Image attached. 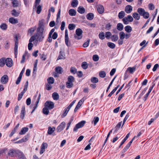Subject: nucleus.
Listing matches in <instances>:
<instances>
[{
	"instance_id": "5701e85b",
	"label": "nucleus",
	"mask_w": 159,
	"mask_h": 159,
	"mask_svg": "<svg viewBox=\"0 0 159 159\" xmlns=\"http://www.w3.org/2000/svg\"><path fill=\"white\" fill-rule=\"evenodd\" d=\"M93 14L92 13H90L86 15V18L87 19L89 20H92L94 18Z\"/></svg>"
},
{
	"instance_id": "20e7f679",
	"label": "nucleus",
	"mask_w": 159,
	"mask_h": 159,
	"mask_svg": "<svg viewBox=\"0 0 159 159\" xmlns=\"http://www.w3.org/2000/svg\"><path fill=\"white\" fill-rule=\"evenodd\" d=\"M44 107H47L50 110L54 107V104L52 102L47 101L44 103Z\"/></svg>"
},
{
	"instance_id": "9b49d317",
	"label": "nucleus",
	"mask_w": 159,
	"mask_h": 159,
	"mask_svg": "<svg viewBox=\"0 0 159 159\" xmlns=\"http://www.w3.org/2000/svg\"><path fill=\"white\" fill-rule=\"evenodd\" d=\"M8 80V77L7 75H4L3 76L1 79V82L3 84H6L7 83Z\"/></svg>"
},
{
	"instance_id": "09e8293b",
	"label": "nucleus",
	"mask_w": 159,
	"mask_h": 159,
	"mask_svg": "<svg viewBox=\"0 0 159 159\" xmlns=\"http://www.w3.org/2000/svg\"><path fill=\"white\" fill-rule=\"evenodd\" d=\"M11 14L12 16L17 17L19 16V13L16 10L14 9L11 11Z\"/></svg>"
},
{
	"instance_id": "4be33fe9",
	"label": "nucleus",
	"mask_w": 159,
	"mask_h": 159,
	"mask_svg": "<svg viewBox=\"0 0 159 159\" xmlns=\"http://www.w3.org/2000/svg\"><path fill=\"white\" fill-rule=\"evenodd\" d=\"M130 133H128L125 138L122 140L119 146V148H120L121 146L125 143V142L126 141V140L128 138H129V135H130Z\"/></svg>"
},
{
	"instance_id": "ddd939ff",
	"label": "nucleus",
	"mask_w": 159,
	"mask_h": 159,
	"mask_svg": "<svg viewBox=\"0 0 159 159\" xmlns=\"http://www.w3.org/2000/svg\"><path fill=\"white\" fill-rule=\"evenodd\" d=\"M132 10V7L130 5H127L125 8V11L127 13H130Z\"/></svg>"
},
{
	"instance_id": "473e14b6",
	"label": "nucleus",
	"mask_w": 159,
	"mask_h": 159,
	"mask_svg": "<svg viewBox=\"0 0 159 159\" xmlns=\"http://www.w3.org/2000/svg\"><path fill=\"white\" fill-rule=\"evenodd\" d=\"M125 30L127 33H130L132 31V28L129 25H127L125 27Z\"/></svg>"
},
{
	"instance_id": "c03bdc74",
	"label": "nucleus",
	"mask_w": 159,
	"mask_h": 159,
	"mask_svg": "<svg viewBox=\"0 0 159 159\" xmlns=\"http://www.w3.org/2000/svg\"><path fill=\"white\" fill-rule=\"evenodd\" d=\"M99 120V118L98 117H95L93 120L92 123H93L94 125H95L97 123L98 121Z\"/></svg>"
},
{
	"instance_id": "cd10ccee",
	"label": "nucleus",
	"mask_w": 159,
	"mask_h": 159,
	"mask_svg": "<svg viewBox=\"0 0 159 159\" xmlns=\"http://www.w3.org/2000/svg\"><path fill=\"white\" fill-rule=\"evenodd\" d=\"M52 97L54 100H57L59 98V95L58 93L56 92H54L52 94Z\"/></svg>"
},
{
	"instance_id": "a18cd8bd",
	"label": "nucleus",
	"mask_w": 159,
	"mask_h": 159,
	"mask_svg": "<svg viewBox=\"0 0 159 159\" xmlns=\"http://www.w3.org/2000/svg\"><path fill=\"white\" fill-rule=\"evenodd\" d=\"M74 81L75 78L73 76L71 75L68 76L67 81L70 82V83H73Z\"/></svg>"
},
{
	"instance_id": "6e6d98bb",
	"label": "nucleus",
	"mask_w": 159,
	"mask_h": 159,
	"mask_svg": "<svg viewBox=\"0 0 159 159\" xmlns=\"http://www.w3.org/2000/svg\"><path fill=\"white\" fill-rule=\"evenodd\" d=\"M70 71L71 73L75 74L77 72V69L75 67H71L70 69Z\"/></svg>"
},
{
	"instance_id": "4468645a",
	"label": "nucleus",
	"mask_w": 159,
	"mask_h": 159,
	"mask_svg": "<svg viewBox=\"0 0 159 159\" xmlns=\"http://www.w3.org/2000/svg\"><path fill=\"white\" fill-rule=\"evenodd\" d=\"M55 128L54 127H51L49 126L48 127V134L49 135L52 134L55 131Z\"/></svg>"
},
{
	"instance_id": "0eeeda50",
	"label": "nucleus",
	"mask_w": 159,
	"mask_h": 159,
	"mask_svg": "<svg viewBox=\"0 0 159 159\" xmlns=\"http://www.w3.org/2000/svg\"><path fill=\"white\" fill-rule=\"evenodd\" d=\"M85 99L84 98H82L81 100H80L78 102L77 105H76V107H75L74 111L75 112H76L78 109L80 108V106H81L84 101Z\"/></svg>"
},
{
	"instance_id": "680f3d73",
	"label": "nucleus",
	"mask_w": 159,
	"mask_h": 159,
	"mask_svg": "<svg viewBox=\"0 0 159 159\" xmlns=\"http://www.w3.org/2000/svg\"><path fill=\"white\" fill-rule=\"evenodd\" d=\"M12 5L13 7H16L19 6V2L17 1L15 2H12Z\"/></svg>"
},
{
	"instance_id": "a878e982",
	"label": "nucleus",
	"mask_w": 159,
	"mask_h": 159,
	"mask_svg": "<svg viewBox=\"0 0 159 159\" xmlns=\"http://www.w3.org/2000/svg\"><path fill=\"white\" fill-rule=\"evenodd\" d=\"M5 57H2L0 59V67H3L5 64Z\"/></svg>"
},
{
	"instance_id": "f03ea898",
	"label": "nucleus",
	"mask_w": 159,
	"mask_h": 159,
	"mask_svg": "<svg viewBox=\"0 0 159 159\" xmlns=\"http://www.w3.org/2000/svg\"><path fill=\"white\" fill-rule=\"evenodd\" d=\"M82 30L80 28L77 29L75 31L76 34L74 36L75 38L77 40L81 39L82 38Z\"/></svg>"
},
{
	"instance_id": "a19ab883",
	"label": "nucleus",
	"mask_w": 159,
	"mask_h": 159,
	"mask_svg": "<svg viewBox=\"0 0 159 159\" xmlns=\"http://www.w3.org/2000/svg\"><path fill=\"white\" fill-rule=\"evenodd\" d=\"M125 34L124 32L121 31L119 33V37L120 39L123 40L125 38Z\"/></svg>"
},
{
	"instance_id": "774afa93",
	"label": "nucleus",
	"mask_w": 159,
	"mask_h": 159,
	"mask_svg": "<svg viewBox=\"0 0 159 159\" xmlns=\"http://www.w3.org/2000/svg\"><path fill=\"white\" fill-rule=\"evenodd\" d=\"M112 25L110 23H108L106 25V28L108 30H109L111 29Z\"/></svg>"
},
{
	"instance_id": "b1692460",
	"label": "nucleus",
	"mask_w": 159,
	"mask_h": 159,
	"mask_svg": "<svg viewBox=\"0 0 159 159\" xmlns=\"http://www.w3.org/2000/svg\"><path fill=\"white\" fill-rule=\"evenodd\" d=\"M77 11L79 13L82 14L85 12V9L83 7L80 6L78 7Z\"/></svg>"
},
{
	"instance_id": "f3484780",
	"label": "nucleus",
	"mask_w": 159,
	"mask_h": 159,
	"mask_svg": "<svg viewBox=\"0 0 159 159\" xmlns=\"http://www.w3.org/2000/svg\"><path fill=\"white\" fill-rule=\"evenodd\" d=\"M18 156V159H26L24 154L21 152L19 151V152H18L17 156Z\"/></svg>"
},
{
	"instance_id": "8fccbe9b",
	"label": "nucleus",
	"mask_w": 159,
	"mask_h": 159,
	"mask_svg": "<svg viewBox=\"0 0 159 159\" xmlns=\"http://www.w3.org/2000/svg\"><path fill=\"white\" fill-rule=\"evenodd\" d=\"M69 38H65V43L68 47L70 46V43L69 41Z\"/></svg>"
},
{
	"instance_id": "de8ad7c7",
	"label": "nucleus",
	"mask_w": 159,
	"mask_h": 159,
	"mask_svg": "<svg viewBox=\"0 0 159 159\" xmlns=\"http://www.w3.org/2000/svg\"><path fill=\"white\" fill-rule=\"evenodd\" d=\"M152 89L150 88H149V90L148 91V92L144 96V101H145L147 100V98L148 97L149 94L151 93V92L152 91Z\"/></svg>"
},
{
	"instance_id": "3c124183",
	"label": "nucleus",
	"mask_w": 159,
	"mask_h": 159,
	"mask_svg": "<svg viewBox=\"0 0 159 159\" xmlns=\"http://www.w3.org/2000/svg\"><path fill=\"white\" fill-rule=\"evenodd\" d=\"M111 35V33L109 31L107 32L105 34V37L107 39H109Z\"/></svg>"
},
{
	"instance_id": "2f4dec72",
	"label": "nucleus",
	"mask_w": 159,
	"mask_h": 159,
	"mask_svg": "<svg viewBox=\"0 0 159 159\" xmlns=\"http://www.w3.org/2000/svg\"><path fill=\"white\" fill-rule=\"evenodd\" d=\"M49 109L48 108L44 107L43 109V112L44 114L48 115L49 113Z\"/></svg>"
},
{
	"instance_id": "79ce46f5",
	"label": "nucleus",
	"mask_w": 159,
	"mask_h": 159,
	"mask_svg": "<svg viewBox=\"0 0 159 159\" xmlns=\"http://www.w3.org/2000/svg\"><path fill=\"white\" fill-rule=\"evenodd\" d=\"M108 46L110 48L114 49L115 48L116 45L114 43H112L109 42L107 43Z\"/></svg>"
},
{
	"instance_id": "423d86ee",
	"label": "nucleus",
	"mask_w": 159,
	"mask_h": 159,
	"mask_svg": "<svg viewBox=\"0 0 159 159\" xmlns=\"http://www.w3.org/2000/svg\"><path fill=\"white\" fill-rule=\"evenodd\" d=\"M5 64L8 67H11L13 65V61L12 59L10 58H7L5 60Z\"/></svg>"
},
{
	"instance_id": "58836bf2",
	"label": "nucleus",
	"mask_w": 159,
	"mask_h": 159,
	"mask_svg": "<svg viewBox=\"0 0 159 159\" xmlns=\"http://www.w3.org/2000/svg\"><path fill=\"white\" fill-rule=\"evenodd\" d=\"M125 13L124 11H122L120 12L118 14V17L119 19H121L123 18L125 16Z\"/></svg>"
},
{
	"instance_id": "412c9836",
	"label": "nucleus",
	"mask_w": 159,
	"mask_h": 159,
	"mask_svg": "<svg viewBox=\"0 0 159 159\" xmlns=\"http://www.w3.org/2000/svg\"><path fill=\"white\" fill-rule=\"evenodd\" d=\"M9 22L12 24H15L18 23V21L17 19H14L13 17L10 18L9 20Z\"/></svg>"
},
{
	"instance_id": "603ef678",
	"label": "nucleus",
	"mask_w": 159,
	"mask_h": 159,
	"mask_svg": "<svg viewBox=\"0 0 159 159\" xmlns=\"http://www.w3.org/2000/svg\"><path fill=\"white\" fill-rule=\"evenodd\" d=\"M38 62V61L37 60H35V63L34 64V67L33 70V73H34L37 69V66Z\"/></svg>"
},
{
	"instance_id": "bb28decb",
	"label": "nucleus",
	"mask_w": 159,
	"mask_h": 159,
	"mask_svg": "<svg viewBox=\"0 0 159 159\" xmlns=\"http://www.w3.org/2000/svg\"><path fill=\"white\" fill-rule=\"evenodd\" d=\"M28 139L26 136H25L24 138H23L21 140L16 142L15 143H20L24 142L27 141Z\"/></svg>"
},
{
	"instance_id": "7c9ffc66",
	"label": "nucleus",
	"mask_w": 159,
	"mask_h": 159,
	"mask_svg": "<svg viewBox=\"0 0 159 159\" xmlns=\"http://www.w3.org/2000/svg\"><path fill=\"white\" fill-rule=\"evenodd\" d=\"M69 13L71 16H75L76 14V11L75 10L71 9L69 10Z\"/></svg>"
},
{
	"instance_id": "9d476101",
	"label": "nucleus",
	"mask_w": 159,
	"mask_h": 159,
	"mask_svg": "<svg viewBox=\"0 0 159 159\" xmlns=\"http://www.w3.org/2000/svg\"><path fill=\"white\" fill-rule=\"evenodd\" d=\"M48 147V144L45 143H43L41 145V150L40 152V154H43L45 151V149Z\"/></svg>"
},
{
	"instance_id": "393cba45",
	"label": "nucleus",
	"mask_w": 159,
	"mask_h": 159,
	"mask_svg": "<svg viewBox=\"0 0 159 159\" xmlns=\"http://www.w3.org/2000/svg\"><path fill=\"white\" fill-rule=\"evenodd\" d=\"M78 4L77 0H72L71 2V5L72 7H77Z\"/></svg>"
},
{
	"instance_id": "f257e3e1",
	"label": "nucleus",
	"mask_w": 159,
	"mask_h": 159,
	"mask_svg": "<svg viewBox=\"0 0 159 159\" xmlns=\"http://www.w3.org/2000/svg\"><path fill=\"white\" fill-rule=\"evenodd\" d=\"M44 20H42L39 21L38 27L36 30L37 33L43 34L45 32L44 30Z\"/></svg>"
},
{
	"instance_id": "2eb2a0df",
	"label": "nucleus",
	"mask_w": 159,
	"mask_h": 159,
	"mask_svg": "<svg viewBox=\"0 0 159 159\" xmlns=\"http://www.w3.org/2000/svg\"><path fill=\"white\" fill-rule=\"evenodd\" d=\"M70 109V108L67 107L66 108L64 109L63 112L62 114L61 115V117L62 118H64L66 116Z\"/></svg>"
},
{
	"instance_id": "dca6fc26",
	"label": "nucleus",
	"mask_w": 159,
	"mask_h": 159,
	"mask_svg": "<svg viewBox=\"0 0 159 159\" xmlns=\"http://www.w3.org/2000/svg\"><path fill=\"white\" fill-rule=\"evenodd\" d=\"M122 123V121L119 122L115 128V130L114 131V134L117 132L118 130L120 129Z\"/></svg>"
},
{
	"instance_id": "13d9d810",
	"label": "nucleus",
	"mask_w": 159,
	"mask_h": 159,
	"mask_svg": "<svg viewBox=\"0 0 159 159\" xmlns=\"http://www.w3.org/2000/svg\"><path fill=\"white\" fill-rule=\"evenodd\" d=\"M91 81L93 83H97L98 81V78L95 77H93L91 79Z\"/></svg>"
},
{
	"instance_id": "7ed1b4c3",
	"label": "nucleus",
	"mask_w": 159,
	"mask_h": 159,
	"mask_svg": "<svg viewBox=\"0 0 159 159\" xmlns=\"http://www.w3.org/2000/svg\"><path fill=\"white\" fill-rule=\"evenodd\" d=\"M86 123L85 120H82L77 124L74 127L73 131L75 132H77L78 129L81 128L83 127Z\"/></svg>"
},
{
	"instance_id": "c85d7f7f",
	"label": "nucleus",
	"mask_w": 159,
	"mask_h": 159,
	"mask_svg": "<svg viewBox=\"0 0 159 159\" xmlns=\"http://www.w3.org/2000/svg\"><path fill=\"white\" fill-rule=\"evenodd\" d=\"M118 36L117 34H114L111 36V39L113 42H116L118 39Z\"/></svg>"
},
{
	"instance_id": "c9c22d12",
	"label": "nucleus",
	"mask_w": 159,
	"mask_h": 159,
	"mask_svg": "<svg viewBox=\"0 0 159 159\" xmlns=\"http://www.w3.org/2000/svg\"><path fill=\"white\" fill-rule=\"evenodd\" d=\"M47 81L49 84H52L54 82V79L53 77H50L48 78Z\"/></svg>"
},
{
	"instance_id": "37998d69",
	"label": "nucleus",
	"mask_w": 159,
	"mask_h": 159,
	"mask_svg": "<svg viewBox=\"0 0 159 159\" xmlns=\"http://www.w3.org/2000/svg\"><path fill=\"white\" fill-rule=\"evenodd\" d=\"M81 67L84 69H87L88 67V63L85 61L83 62L82 63Z\"/></svg>"
},
{
	"instance_id": "aec40b11",
	"label": "nucleus",
	"mask_w": 159,
	"mask_h": 159,
	"mask_svg": "<svg viewBox=\"0 0 159 159\" xmlns=\"http://www.w3.org/2000/svg\"><path fill=\"white\" fill-rule=\"evenodd\" d=\"M55 70L58 74H61L63 72V69L61 66H57L55 68Z\"/></svg>"
},
{
	"instance_id": "f704fd0d",
	"label": "nucleus",
	"mask_w": 159,
	"mask_h": 159,
	"mask_svg": "<svg viewBox=\"0 0 159 159\" xmlns=\"http://www.w3.org/2000/svg\"><path fill=\"white\" fill-rule=\"evenodd\" d=\"M65 55L63 54L61 51L59 52V55L58 57L57 60L62 59L65 58Z\"/></svg>"
},
{
	"instance_id": "052dcab7",
	"label": "nucleus",
	"mask_w": 159,
	"mask_h": 159,
	"mask_svg": "<svg viewBox=\"0 0 159 159\" xmlns=\"http://www.w3.org/2000/svg\"><path fill=\"white\" fill-rule=\"evenodd\" d=\"M66 87L67 88H71L72 87L73 84L72 83H70V82L67 81L66 83Z\"/></svg>"
},
{
	"instance_id": "e433bc0d",
	"label": "nucleus",
	"mask_w": 159,
	"mask_h": 159,
	"mask_svg": "<svg viewBox=\"0 0 159 159\" xmlns=\"http://www.w3.org/2000/svg\"><path fill=\"white\" fill-rule=\"evenodd\" d=\"M136 70V68L135 67H129L128 68L127 70H128L129 72V73L131 74L133 73Z\"/></svg>"
},
{
	"instance_id": "864d4df0",
	"label": "nucleus",
	"mask_w": 159,
	"mask_h": 159,
	"mask_svg": "<svg viewBox=\"0 0 159 159\" xmlns=\"http://www.w3.org/2000/svg\"><path fill=\"white\" fill-rule=\"evenodd\" d=\"M92 58L94 61H96L98 60L99 57L98 55L95 54L93 56Z\"/></svg>"
},
{
	"instance_id": "bf43d9fd",
	"label": "nucleus",
	"mask_w": 159,
	"mask_h": 159,
	"mask_svg": "<svg viewBox=\"0 0 159 159\" xmlns=\"http://www.w3.org/2000/svg\"><path fill=\"white\" fill-rule=\"evenodd\" d=\"M145 19H148L149 17V14L148 12L145 11L143 16Z\"/></svg>"
},
{
	"instance_id": "ea45409f",
	"label": "nucleus",
	"mask_w": 159,
	"mask_h": 159,
	"mask_svg": "<svg viewBox=\"0 0 159 159\" xmlns=\"http://www.w3.org/2000/svg\"><path fill=\"white\" fill-rule=\"evenodd\" d=\"M36 29V26H35L34 27L31 28L29 29L28 33L30 34V35H32Z\"/></svg>"
},
{
	"instance_id": "1a4fd4ad",
	"label": "nucleus",
	"mask_w": 159,
	"mask_h": 159,
	"mask_svg": "<svg viewBox=\"0 0 159 159\" xmlns=\"http://www.w3.org/2000/svg\"><path fill=\"white\" fill-rule=\"evenodd\" d=\"M37 39L39 42H41L43 41L45 35L43 34L37 33L36 35Z\"/></svg>"
},
{
	"instance_id": "4c0bfd02",
	"label": "nucleus",
	"mask_w": 159,
	"mask_h": 159,
	"mask_svg": "<svg viewBox=\"0 0 159 159\" xmlns=\"http://www.w3.org/2000/svg\"><path fill=\"white\" fill-rule=\"evenodd\" d=\"M0 28L3 30H6L7 28V25L6 24L2 23L0 25Z\"/></svg>"
},
{
	"instance_id": "f8f14e48",
	"label": "nucleus",
	"mask_w": 159,
	"mask_h": 159,
	"mask_svg": "<svg viewBox=\"0 0 159 159\" xmlns=\"http://www.w3.org/2000/svg\"><path fill=\"white\" fill-rule=\"evenodd\" d=\"M25 113V106H23L21 108V110L20 115V117L22 119H23L24 118Z\"/></svg>"
},
{
	"instance_id": "0e129e2a",
	"label": "nucleus",
	"mask_w": 159,
	"mask_h": 159,
	"mask_svg": "<svg viewBox=\"0 0 159 159\" xmlns=\"http://www.w3.org/2000/svg\"><path fill=\"white\" fill-rule=\"evenodd\" d=\"M128 21L131 22L133 20V18L130 15H128L126 17Z\"/></svg>"
},
{
	"instance_id": "72a5a7b5",
	"label": "nucleus",
	"mask_w": 159,
	"mask_h": 159,
	"mask_svg": "<svg viewBox=\"0 0 159 159\" xmlns=\"http://www.w3.org/2000/svg\"><path fill=\"white\" fill-rule=\"evenodd\" d=\"M133 17L137 20H139L140 18L139 15L136 12H134L133 14Z\"/></svg>"
},
{
	"instance_id": "39448f33",
	"label": "nucleus",
	"mask_w": 159,
	"mask_h": 159,
	"mask_svg": "<svg viewBox=\"0 0 159 159\" xmlns=\"http://www.w3.org/2000/svg\"><path fill=\"white\" fill-rule=\"evenodd\" d=\"M18 152H19V150H18L11 149L9 151L8 155L9 156L13 157L17 156Z\"/></svg>"
},
{
	"instance_id": "6e6552de",
	"label": "nucleus",
	"mask_w": 159,
	"mask_h": 159,
	"mask_svg": "<svg viewBox=\"0 0 159 159\" xmlns=\"http://www.w3.org/2000/svg\"><path fill=\"white\" fill-rule=\"evenodd\" d=\"M66 125L65 122H62L57 127V132H59L63 130L65 128Z\"/></svg>"
},
{
	"instance_id": "c756f323",
	"label": "nucleus",
	"mask_w": 159,
	"mask_h": 159,
	"mask_svg": "<svg viewBox=\"0 0 159 159\" xmlns=\"http://www.w3.org/2000/svg\"><path fill=\"white\" fill-rule=\"evenodd\" d=\"M117 29L120 31H122L123 29V25L121 23H119L117 25Z\"/></svg>"
},
{
	"instance_id": "69168bd1",
	"label": "nucleus",
	"mask_w": 159,
	"mask_h": 159,
	"mask_svg": "<svg viewBox=\"0 0 159 159\" xmlns=\"http://www.w3.org/2000/svg\"><path fill=\"white\" fill-rule=\"evenodd\" d=\"M65 23L64 21H62L61 24V26L60 27L61 30H63L64 29L65 27Z\"/></svg>"
},
{
	"instance_id": "338daca9",
	"label": "nucleus",
	"mask_w": 159,
	"mask_h": 159,
	"mask_svg": "<svg viewBox=\"0 0 159 159\" xmlns=\"http://www.w3.org/2000/svg\"><path fill=\"white\" fill-rule=\"evenodd\" d=\"M24 94L23 93L21 92L18 94V101H20L21 99Z\"/></svg>"
},
{
	"instance_id": "49530a36",
	"label": "nucleus",
	"mask_w": 159,
	"mask_h": 159,
	"mask_svg": "<svg viewBox=\"0 0 159 159\" xmlns=\"http://www.w3.org/2000/svg\"><path fill=\"white\" fill-rule=\"evenodd\" d=\"M75 27V25L73 24H70L69 25L68 28L70 30H74Z\"/></svg>"
},
{
	"instance_id": "a211bd4d",
	"label": "nucleus",
	"mask_w": 159,
	"mask_h": 159,
	"mask_svg": "<svg viewBox=\"0 0 159 159\" xmlns=\"http://www.w3.org/2000/svg\"><path fill=\"white\" fill-rule=\"evenodd\" d=\"M28 128L27 127H24L22 128L21 131L19 133V134L23 135L25 134V133L28 131Z\"/></svg>"
},
{
	"instance_id": "4d7b16f0",
	"label": "nucleus",
	"mask_w": 159,
	"mask_h": 159,
	"mask_svg": "<svg viewBox=\"0 0 159 159\" xmlns=\"http://www.w3.org/2000/svg\"><path fill=\"white\" fill-rule=\"evenodd\" d=\"M106 76V73L104 71H100V77L104 78Z\"/></svg>"
},
{
	"instance_id": "5fc2aeb1",
	"label": "nucleus",
	"mask_w": 159,
	"mask_h": 159,
	"mask_svg": "<svg viewBox=\"0 0 159 159\" xmlns=\"http://www.w3.org/2000/svg\"><path fill=\"white\" fill-rule=\"evenodd\" d=\"M41 10L42 6L40 5H39L37 7V13L38 14H40L41 11Z\"/></svg>"
},
{
	"instance_id": "6ab92c4d",
	"label": "nucleus",
	"mask_w": 159,
	"mask_h": 159,
	"mask_svg": "<svg viewBox=\"0 0 159 159\" xmlns=\"http://www.w3.org/2000/svg\"><path fill=\"white\" fill-rule=\"evenodd\" d=\"M137 11L139 15L141 16H143L144 13L145 11L144 9L141 8H139Z\"/></svg>"
},
{
	"instance_id": "e2e57ef3",
	"label": "nucleus",
	"mask_w": 159,
	"mask_h": 159,
	"mask_svg": "<svg viewBox=\"0 0 159 159\" xmlns=\"http://www.w3.org/2000/svg\"><path fill=\"white\" fill-rule=\"evenodd\" d=\"M105 34L103 32H100V39H104L105 38Z\"/></svg>"
}]
</instances>
